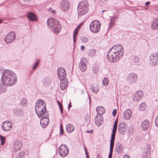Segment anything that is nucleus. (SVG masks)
I'll use <instances>...</instances> for the list:
<instances>
[{
  "instance_id": "f257e3e1",
  "label": "nucleus",
  "mask_w": 158,
  "mask_h": 158,
  "mask_svg": "<svg viewBox=\"0 0 158 158\" xmlns=\"http://www.w3.org/2000/svg\"><path fill=\"white\" fill-rule=\"evenodd\" d=\"M123 55V49L121 45H114L108 52L106 58L110 62L114 63L118 61Z\"/></svg>"
},
{
  "instance_id": "f03ea898",
  "label": "nucleus",
  "mask_w": 158,
  "mask_h": 158,
  "mask_svg": "<svg viewBox=\"0 0 158 158\" xmlns=\"http://www.w3.org/2000/svg\"><path fill=\"white\" fill-rule=\"evenodd\" d=\"M1 81L4 85L11 86L17 82V77L13 72L9 70H6L3 73Z\"/></svg>"
},
{
  "instance_id": "7ed1b4c3",
  "label": "nucleus",
  "mask_w": 158,
  "mask_h": 158,
  "mask_svg": "<svg viewBox=\"0 0 158 158\" xmlns=\"http://www.w3.org/2000/svg\"><path fill=\"white\" fill-rule=\"evenodd\" d=\"M46 108L45 102L42 100H38L35 104V111L39 117H42L43 114L48 116L46 112Z\"/></svg>"
},
{
  "instance_id": "20e7f679",
  "label": "nucleus",
  "mask_w": 158,
  "mask_h": 158,
  "mask_svg": "<svg viewBox=\"0 0 158 158\" xmlns=\"http://www.w3.org/2000/svg\"><path fill=\"white\" fill-rule=\"evenodd\" d=\"M47 24L49 28L52 29L55 33H58L61 29V26L59 24L58 21L53 18L48 19L47 21Z\"/></svg>"
},
{
  "instance_id": "39448f33",
  "label": "nucleus",
  "mask_w": 158,
  "mask_h": 158,
  "mask_svg": "<svg viewBox=\"0 0 158 158\" xmlns=\"http://www.w3.org/2000/svg\"><path fill=\"white\" fill-rule=\"evenodd\" d=\"M88 2L86 0L80 2L77 8L78 14L81 15L85 14L88 10Z\"/></svg>"
},
{
  "instance_id": "423d86ee",
  "label": "nucleus",
  "mask_w": 158,
  "mask_h": 158,
  "mask_svg": "<svg viewBox=\"0 0 158 158\" xmlns=\"http://www.w3.org/2000/svg\"><path fill=\"white\" fill-rule=\"evenodd\" d=\"M101 28V23L97 20L93 21L89 25V29L92 33H96L98 32Z\"/></svg>"
},
{
  "instance_id": "0eeeda50",
  "label": "nucleus",
  "mask_w": 158,
  "mask_h": 158,
  "mask_svg": "<svg viewBox=\"0 0 158 158\" xmlns=\"http://www.w3.org/2000/svg\"><path fill=\"white\" fill-rule=\"evenodd\" d=\"M60 155L62 157L66 156L69 153V149L68 147L64 144L60 145L58 149Z\"/></svg>"
},
{
  "instance_id": "6e6552de",
  "label": "nucleus",
  "mask_w": 158,
  "mask_h": 158,
  "mask_svg": "<svg viewBox=\"0 0 158 158\" xmlns=\"http://www.w3.org/2000/svg\"><path fill=\"white\" fill-rule=\"evenodd\" d=\"M149 58V63L152 66L158 64V52L151 55Z\"/></svg>"
},
{
  "instance_id": "1a4fd4ad",
  "label": "nucleus",
  "mask_w": 158,
  "mask_h": 158,
  "mask_svg": "<svg viewBox=\"0 0 158 158\" xmlns=\"http://www.w3.org/2000/svg\"><path fill=\"white\" fill-rule=\"evenodd\" d=\"M138 79L137 75L134 73L130 74L127 77V80L130 84H133L136 82Z\"/></svg>"
},
{
  "instance_id": "9d476101",
  "label": "nucleus",
  "mask_w": 158,
  "mask_h": 158,
  "mask_svg": "<svg viewBox=\"0 0 158 158\" xmlns=\"http://www.w3.org/2000/svg\"><path fill=\"white\" fill-rule=\"evenodd\" d=\"M15 38V35L13 32H10L8 34L4 39L6 43L9 44L12 42Z\"/></svg>"
},
{
  "instance_id": "9b49d317",
  "label": "nucleus",
  "mask_w": 158,
  "mask_h": 158,
  "mask_svg": "<svg viewBox=\"0 0 158 158\" xmlns=\"http://www.w3.org/2000/svg\"><path fill=\"white\" fill-rule=\"evenodd\" d=\"M57 73L58 78L60 81L64 80L66 77L65 70L62 67L60 68L57 69Z\"/></svg>"
},
{
  "instance_id": "f8f14e48",
  "label": "nucleus",
  "mask_w": 158,
  "mask_h": 158,
  "mask_svg": "<svg viewBox=\"0 0 158 158\" xmlns=\"http://www.w3.org/2000/svg\"><path fill=\"white\" fill-rule=\"evenodd\" d=\"M46 116L42 117L40 120V125L43 128H45L47 126L50 121L48 116Z\"/></svg>"
},
{
  "instance_id": "ddd939ff",
  "label": "nucleus",
  "mask_w": 158,
  "mask_h": 158,
  "mask_svg": "<svg viewBox=\"0 0 158 158\" xmlns=\"http://www.w3.org/2000/svg\"><path fill=\"white\" fill-rule=\"evenodd\" d=\"M87 62V59L85 57H82L81 59V61L79 63V67L82 72L85 71L86 69V63Z\"/></svg>"
},
{
  "instance_id": "4468645a",
  "label": "nucleus",
  "mask_w": 158,
  "mask_h": 158,
  "mask_svg": "<svg viewBox=\"0 0 158 158\" xmlns=\"http://www.w3.org/2000/svg\"><path fill=\"white\" fill-rule=\"evenodd\" d=\"M70 5L69 2L66 0L62 1L60 4V8L64 11H67L69 9Z\"/></svg>"
},
{
  "instance_id": "2eb2a0df",
  "label": "nucleus",
  "mask_w": 158,
  "mask_h": 158,
  "mask_svg": "<svg viewBox=\"0 0 158 158\" xmlns=\"http://www.w3.org/2000/svg\"><path fill=\"white\" fill-rule=\"evenodd\" d=\"M127 129V127L124 122H122L119 124L118 131L120 134L123 135L124 132L126 131Z\"/></svg>"
},
{
  "instance_id": "dca6fc26",
  "label": "nucleus",
  "mask_w": 158,
  "mask_h": 158,
  "mask_svg": "<svg viewBox=\"0 0 158 158\" xmlns=\"http://www.w3.org/2000/svg\"><path fill=\"white\" fill-rule=\"evenodd\" d=\"M12 124L8 121L4 122L2 124V130L5 131L10 130L12 128Z\"/></svg>"
},
{
  "instance_id": "f3484780",
  "label": "nucleus",
  "mask_w": 158,
  "mask_h": 158,
  "mask_svg": "<svg viewBox=\"0 0 158 158\" xmlns=\"http://www.w3.org/2000/svg\"><path fill=\"white\" fill-rule=\"evenodd\" d=\"M143 93L141 91H139L135 93L133 97V100L135 101H137L141 98Z\"/></svg>"
},
{
  "instance_id": "a211bd4d",
  "label": "nucleus",
  "mask_w": 158,
  "mask_h": 158,
  "mask_svg": "<svg viewBox=\"0 0 158 158\" xmlns=\"http://www.w3.org/2000/svg\"><path fill=\"white\" fill-rule=\"evenodd\" d=\"M123 145L121 143L118 142L116 143L115 147V149L116 152L121 154L123 152Z\"/></svg>"
},
{
  "instance_id": "6ab92c4d",
  "label": "nucleus",
  "mask_w": 158,
  "mask_h": 158,
  "mask_svg": "<svg viewBox=\"0 0 158 158\" xmlns=\"http://www.w3.org/2000/svg\"><path fill=\"white\" fill-rule=\"evenodd\" d=\"M14 150L15 151L19 150L22 146V143L19 141H16L14 144Z\"/></svg>"
},
{
  "instance_id": "aec40b11",
  "label": "nucleus",
  "mask_w": 158,
  "mask_h": 158,
  "mask_svg": "<svg viewBox=\"0 0 158 158\" xmlns=\"http://www.w3.org/2000/svg\"><path fill=\"white\" fill-rule=\"evenodd\" d=\"M132 116V112L130 109L127 110H125L123 114V117L126 120H128Z\"/></svg>"
},
{
  "instance_id": "412c9836",
  "label": "nucleus",
  "mask_w": 158,
  "mask_h": 158,
  "mask_svg": "<svg viewBox=\"0 0 158 158\" xmlns=\"http://www.w3.org/2000/svg\"><path fill=\"white\" fill-rule=\"evenodd\" d=\"M14 113L15 115L17 116H21L24 114L23 110L21 108H15L14 110Z\"/></svg>"
},
{
  "instance_id": "4be33fe9",
  "label": "nucleus",
  "mask_w": 158,
  "mask_h": 158,
  "mask_svg": "<svg viewBox=\"0 0 158 158\" xmlns=\"http://www.w3.org/2000/svg\"><path fill=\"white\" fill-rule=\"evenodd\" d=\"M95 124L98 126L101 125L103 123V118L102 116H96L95 118Z\"/></svg>"
},
{
  "instance_id": "5701e85b",
  "label": "nucleus",
  "mask_w": 158,
  "mask_h": 158,
  "mask_svg": "<svg viewBox=\"0 0 158 158\" xmlns=\"http://www.w3.org/2000/svg\"><path fill=\"white\" fill-rule=\"evenodd\" d=\"M150 125V122L147 120H144L142 124V128L143 130H147Z\"/></svg>"
},
{
  "instance_id": "b1692460",
  "label": "nucleus",
  "mask_w": 158,
  "mask_h": 158,
  "mask_svg": "<svg viewBox=\"0 0 158 158\" xmlns=\"http://www.w3.org/2000/svg\"><path fill=\"white\" fill-rule=\"evenodd\" d=\"M96 111L97 114L99 116L105 113V109L101 106H98L96 108Z\"/></svg>"
},
{
  "instance_id": "393cba45",
  "label": "nucleus",
  "mask_w": 158,
  "mask_h": 158,
  "mask_svg": "<svg viewBox=\"0 0 158 158\" xmlns=\"http://www.w3.org/2000/svg\"><path fill=\"white\" fill-rule=\"evenodd\" d=\"M117 127H114L112 130V132L111 134V138L110 143H114L116 133L117 131Z\"/></svg>"
},
{
  "instance_id": "a878e982",
  "label": "nucleus",
  "mask_w": 158,
  "mask_h": 158,
  "mask_svg": "<svg viewBox=\"0 0 158 158\" xmlns=\"http://www.w3.org/2000/svg\"><path fill=\"white\" fill-rule=\"evenodd\" d=\"M68 84V82L64 80L60 81V87L61 89L62 90H64L67 87Z\"/></svg>"
},
{
  "instance_id": "bb28decb",
  "label": "nucleus",
  "mask_w": 158,
  "mask_h": 158,
  "mask_svg": "<svg viewBox=\"0 0 158 158\" xmlns=\"http://www.w3.org/2000/svg\"><path fill=\"white\" fill-rule=\"evenodd\" d=\"M28 18L31 21H35L36 20V15L33 13L30 12L27 15Z\"/></svg>"
},
{
  "instance_id": "cd10ccee",
  "label": "nucleus",
  "mask_w": 158,
  "mask_h": 158,
  "mask_svg": "<svg viewBox=\"0 0 158 158\" xmlns=\"http://www.w3.org/2000/svg\"><path fill=\"white\" fill-rule=\"evenodd\" d=\"M74 130V127L73 125L70 124L67 125L66 126V131L68 133H70L73 132Z\"/></svg>"
},
{
  "instance_id": "c85d7f7f",
  "label": "nucleus",
  "mask_w": 158,
  "mask_h": 158,
  "mask_svg": "<svg viewBox=\"0 0 158 158\" xmlns=\"http://www.w3.org/2000/svg\"><path fill=\"white\" fill-rule=\"evenodd\" d=\"M151 26L153 29H158V19H155L152 23Z\"/></svg>"
},
{
  "instance_id": "c756f323",
  "label": "nucleus",
  "mask_w": 158,
  "mask_h": 158,
  "mask_svg": "<svg viewBox=\"0 0 158 158\" xmlns=\"http://www.w3.org/2000/svg\"><path fill=\"white\" fill-rule=\"evenodd\" d=\"M114 143H110V150L108 158H112Z\"/></svg>"
},
{
  "instance_id": "7c9ffc66",
  "label": "nucleus",
  "mask_w": 158,
  "mask_h": 158,
  "mask_svg": "<svg viewBox=\"0 0 158 158\" xmlns=\"http://www.w3.org/2000/svg\"><path fill=\"white\" fill-rule=\"evenodd\" d=\"M96 52L95 49H92L89 51L88 55L90 57H93L96 55Z\"/></svg>"
},
{
  "instance_id": "2f4dec72",
  "label": "nucleus",
  "mask_w": 158,
  "mask_h": 158,
  "mask_svg": "<svg viewBox=\"0 0 158 158\" xmlns=\"http://www.w3.org/2000/svg\"><path fill=\"white\" fill-rule=\"evenodd\" d=\"M117 16H115L114 17L111 18L110 20V25L108 27V29H110L114 25L115 19H116Z\"/></svg>"
},
{
  "instance_id": "473e14b6",
  "label": "nucleus",
  "mask_w": 158,
  "mask_h": 158,
  "mask_svg": "<svg viewBox=\"0 0 158 158\" xmlns=\"http://www.w3.org/2000/svg\"><path fill=\"white\" fill-rule=\"evenodd\" d=\"M90 89L93 93H96L98 92L99 88L98 86L94 87L92 85H91L90 86Z\"/></svg>"
},
{
  "instance_id": "72a5a7b5",
  "label": "nucleus",
  "mask_w": 158,
  "mask_h": 158,
  "mask_svg": "<svg viewBox=\"0 0 158 158\" xmlns=\"http://www.w3.org/2000/svg\"><path fill=\"white\" fill-rule=\"evenodd\" d=\"M50 82V79L47 78H45L43 81V83L44 85L45 86H46L47 85L49 84Z\"/></svg>"
},
{
  "instance_id": "f704fd0d",
  "label": "nucleus",
  "mask_w": 158,
  "mask_h": 158,
  "mask_svg": "<svg viewBox=\"0 0 158 158\" xmlns=\"http://www.w3.org/2000/svg\"><path fill=\"white\" fill-rule=\"evenodd\" d=\"M146 104L144 102L142 103L139 106V109L140 110H144L146 108Z\"/></svg>"
},
{
  "instance_id": "c9c22d12",
  "label": "nucleus",
  "mask_w": 158,
  "mask_h": 158,
  "mask_svg": "<svg viewBox=\"0 0 158 158\" xmlns=\"http://www.w3.org/2000/svg\"><path fill=\"white\" fill-rule=\"evenodd\" d=\"M20 103L23 106H25L27 104V101L26 99L23 98L20 101Z\"/></svg>"
},
{
  "instance_id": "e433bc0d",
  "label": "nucleus",
  "mask_w": 158,
  "mask_h": 158,
  "mask_svg": "<svg viewBox=\"0 0 158 158\" xmlns=\"http://www.w3.org/2000/svg\"><path fill=\"white\" fill-rule=\"evenodd\" d=\"M93 70L94 73L96 74L98 73V67L97 64H95L94 65L93 67Z\"/></svg>"
},
{
  "instance_id": "4c0bfd02",
  "label": "nucleus",
  "mask_w": 158,
  "mask_h": 158,
  "mask_svg": "<svg viewBox=\"0 0 158 158\" xmlns=\"http://www.w3.org/2000/svg\"><path fill=\"white\" fill-rule=\"evenodd\" d=\"M78 33V30H77L76 29H75L74 30L73 34V41L74 43H75L76 42V38L77 35Z\"/></svg>"
},
{
  "instance_id": "58836bf2",
  "label": "nucleus",
  "mask_w": 158,
  "mask_h": 158,
  "mask_svg": "<svg viewBox=\"0 0 158 158\" xmlns=\"http://www.w3.org/2000/svg\"><path fill=\"white\" fill-rule=\"evenodd\" d=\"M81 40L82 42L84 43H85L87 42L88 41V38L85 36H82L81 37Z\"/></svg>"
},
{
  "instance_id": "ea45409f",
  "label": "nucleus",
  "mask_w": 158,
  "mask_h": 158,
  "mask_svg": "<svg viewBox=\"0 0 158 158\" xmlns=\"http://www.w3.org/2000/svg\"><path fill=\"white\" fill-rule=\"evenodd\" d=\"M6 90V88L4 85L0 83V93L5 92Z\"/></svg>"
},
{
  "instance_id": "a19ab883",
  "label": "nucleus",
  "mask_w": 158,
  "mask_h": 158,
  "mask_svg": "<svg viewBox=\"0 0 158 158\" xmlns=\"http://www.w3.org/2000/svg\"><path fill=\"white\" fill-rule=\"evenodd\" d=\"M102 82L104 85H107L109 83V80L108 78L107 77L104 78Z\"/></svg>"
},
{
  "instance_id": "79ce46f5",
  "label": "nucleus",
  "mask_w": 158,
  "mask_h": 158,
  "mask_svg": "<svg viewBox=\"0 0 158 158\" xmlns=\"http://www.w3.org/2000/svg\"><path fill=\"white\" fill-rule=\"evenodd\" d=\"M0 139L1 141V144L3 145L5 142V137L0 135Z\"/></svg>"
},
{
  "instance_id": "37998d69",
  "label": "nucleus",
  "mask_w": 158,
  "mask_h": 158,
  "mask_svg": "<svg viewBox=\"0 0 158 158\" xmlns=\"http://www.w3.org/2000/svg\"><path fill=\"white\" fill-rule=\"evenodd\" d=\"M24 154H25V153L24 152H19V154H18L16 156V158H21L24 156Z\"/></svg>"
},
{
  "instance_id": "c03bdc74",
  "label": "nucleus",
  "mask_w": 158,
  "mask_h": 158,
  "mask_svg": "<svg viewBox=\"0 0 158 158\" xmlns=\"http://www.w3.org/2000/svg\"><path fill=\"white\" fill-rule=\"evenodd\" d=\"M85 121L89 123L90 121V116L89 115H86L85 117Z\"/></svg>"
},
{
  "instance_id": "a18cd8bd",
  "label": "nucleus",
  "mask_w": 158,
  "mask_h": 158,
  "mask_svg": "<svg viewBox=\"0 0 158 158\" xmlns=\"http://www.w3.org/2000/svg\"><path fill=\"white\" fill-rule=\"evenodd\" d=\"M39 60H36V62L34 63V65L32 67L33 69L34 70L36 68L39 63Z\"/></svg>"
},
{
  "instance_id": "49530a36",
  "label": "nucleus",
  "mask_w": 158,
  "mask_h": 158,
  "mask_svg": "<svg viewBox=\"0 0 158 158\" xmlns=\"http://www.w3.org/2000/svg\"><path fill=\"white\" fill-rule=\"evenodd\" d=\"M57 103L58 104L59 106V107L61 113L62 114L63 112V108L62 107V104L59 101L57 102Z\"/></svg>"
},
{
  "instance_id": "de8ad7c7",
  "label": "nucleus",
  "mask_w": 158,
  "mask_h": 158,
  "mask_svg": "<svg viewBox=\"0 0 158 158\" xmlns=\"http://www.w3.org/2000/svg\"><path fill=\"white\" fill-rule=\"evenodd\" d=\"M133 61L135 63H138L139 61V58L138 56H134Z\"/></svg>"
},
{
  "instance_id": "09e8293b",
  "label": "nucleus",
  "mask_w": 158,
  "mask_h": 158,
  "mask_svg": "<svg viewBox=\"0 0 158 158\" xmlns=\"http://www.w3.org/2000/svg\"><path fill=\"white\" fill-rule=\"evenodd\" d=\"M60 133L61 135L63 134H64V130L63 129V127L62 125L61 124L60 127Z\"/></svg>"
},
{
  "instance_id": "8fccbe9b",
  "label": "nucleus",
  "mask_w": 158,
  "mask_h": 158,
  "mask_svg": "<svg viewBox=\"0 0 158 158\" xmlns=\"http://www.w3.org/2000/svg\"><path fill=\"white\" fill-rule=\"evenodd\" d=\"M84 149L85 152V155H86V158H89V157L88 156V152L87 151L86 148V147H84Z\"/></svg>"
},
{
  "instance_id": "3c124183",
  "label": "nucleus",
  "mask_w": 158,
  "mask_h": 158,
  "mask_svg": "<svg viewBox=\"0 0 158 158\" xmlns=\"http://www.w3.org/2000/svg\"><path fill=\"white\" fill-rule=\"evenodd\" d=\"M155 124L156 126L158 127V115L157 117L156 118L155 120Z\"/></svg>"
},
{
  "instance_id": "603ef678",
  "label": "nucleus",
  "mask_w": 158,
  "mask_h": 158,
  "mask_svg": "<svg viewBox=\"0 0 158 158\" xmlns=\"http://www.w3.org/2000/svg\"><path fill=\"white\" fill-rule=\"evenodd\" d=\"M118 119L117 118H116V119L115 120V122H114L113 127H117V125H118Z\"/></svg>"
},
{
  "instance_id": "864d4df0",
  "label": "nucleus",
  "mask_w": 158,
  "mask_h": 158,
  "mask_svg": "<svg viewBox=\"0 0 158 158\" xmlns=\"http://www.w3.org/2000/svg\"><path fill=\"white\" fill-rule=\"evenodd\" d=\"M117 113V110L116 109H114L113 110V112H112V114L114 117L115 116L116 114Z\"/></svg>"
},
{
  "instance_id": "5fc2aeb1",
  "label": "nucleus",
  "mask_w": 158,
  "mask_h": 158,
  "mask_svg": "<svg viewBox=\"0 0 158 158\" xmlns=\"http://www.w3.org/2000/svg\"><path fill=\"white\" fill-rule=\"evenodd\" d=\"M83 23H81V24H80L77 27H76V29H77V30H79L80 28L81 27V26L82 25Z\"/></svg>"
},
{
  "instance_id": "6e6d98bb",
  "label": "nucleus",
  "mask_w": 158,
  "mask_h": 158,
  "mask_svg": "<svg viewBox=\"0 0 158 158\" xmlns=\"http://www.w3.org/2000/svg\"><path fill=\"white\" fill-rule=\"evenodd\" d=\"M48 10L52 13L54 14L55 13V10L52 9L51 8H49Z\"/></svg>"
},
{
  "instance_id": "4d7b16f0",
  "label": "nucleus",
  "mask_w": 158,
  "mask_h": 158,
  "mask_svg": "<svg viewBox=\"0 0 158 158\" xmlns=\"http://www.w3.org/2000/svg\"><path fill=\"white\" fill-rule=\"evenodd\" d=\"M81 49L82 51H83L85 49V46L83 45H82L81 46Z\"/></svg>"
},
{
  "instance_id": "13d9d810",
  "label": "nucleus",
  "mask_w": 158,
  "mask_h": 158,
  "mask_svg": "<svg viewBox=\"0 0 158 158\" xmlns=\"http://www.w3.org/2000/svg\"><path fill=\"white\" fill-rule=\"evenodd\" d=\"M150 4V2L149 1H148L145 3V5L146 6H149V5Z\"/></svg>"
},
{
  "instance_id": "bf43d9fd",
  "label": "nucleus",
  "mask_w": 158,
  "mask_h": 158,
  "mask_svg": "<svg viewBox=\"0 0 158 158\" xmlns=\"http://www.w3.org/2000/svg\"><path fill=\"white\" fill-rule=\"evenodd\" d=\"M123 158H130L127 155H125L123 156Z\"/></svg>"
},
{
  "instance_id": "052dcab7",
  "label": "nucleus",
  "mask_w": 158,
  "mask_h": 158,
  "mask_svg": "<svg viewBox=\"0 0 158 158\" xmlns=\"http://www.w3.org/2000/svg\"><path fill=\"white\" fill-rule=\"evenodd\" d=\"M72 107V105H71L70 102L69 103L68 107V109L69 110L70 109V107Z\"/></svg>"
},
{
  "instance_id": "680f3d73",
  "label": "nucleus",
  "mask_w": 158,
  "mask_h": 158,
  "mask_svg": "<svg viewBox=\"0 0 158 158\" xmlns=\"http://www.w3.org/2000/svg\"><path fill=\"white\" fill-rule=\"evenodd\" d=\"M97 158H101V156L100 154H98L97 155Z\"/></svg>"
},
{
  "instance_id": "e2e57ef3",
  "label": "nucleus",
  "mask_w": 158,
  "mask_h": 158,
  "mask_svg": "<svg viewBox=\"0 0 158 158\" xmlns=\"http://www.w3.org/2000/svg\"><path fill=\"white\" fill-rule=\"evenodd\" d=\"M107 1V0H99V1L100 2H104Z\"/></svg>"
},
{
  "instance_id": "0e129e2a",
  "label": "nucleus",
  "mask_w": 158,
  "mask_h": 158,
  "mask_svg": "<svg viewBox=\"0 0 158 158\" xmlns=\"http://www.w3.org/2000/svg\"><path fill=\"white\" fill-rule=\"evenodd\" d=\"M88 97L89 98V103H91V99H90V96L89 95V96H88Z\"/></svg>"
},
{
  "instance_id": "69168bd1",
  "label": "nucleus",
  "mask_w": 158,
  "mask_h": 158,
  "mask_svg": "<svg viewBox=\"0 0 158 158\" xmlns=\"http://www.w3.org/2000/svg\"><path fill=\"white\" fill-rule=\"evenodd\" d=\"M91 131H92V130L91 131H90L87 130V131H86V132H88V133H90V132Z\"/></svg>"
},
{
  "instance_id": "338daca9",
  "label": "nucleus",
  "mask_w": 158,
  "mask_h": 158,
  "mask_svg": "<svg viewBox=\"0 0 158 158\" xmlns=\"http://www.w3.org/2000/svg\"><path fill=\"white\" fill-rule=\"evenodd\" d=\"M143 157H144V158H146V156H144L143 154V155H142V158H143Z\"/></svg>"
},
{
  "instance_id": "774afa93",
  "label": "nucleus",
  "mask_w": 158,
  "mask_h": 158,
  "mask_svg": "<svg viewBox=\"0 0 158 158\" xmlns=\"http://www.w3.org/2000/svg\"><path fill=\"white\" fill-rule=\"evenodd\" d=\"M2 22V20L0 19V23Z\"/></svg>"
}]
</instances>
